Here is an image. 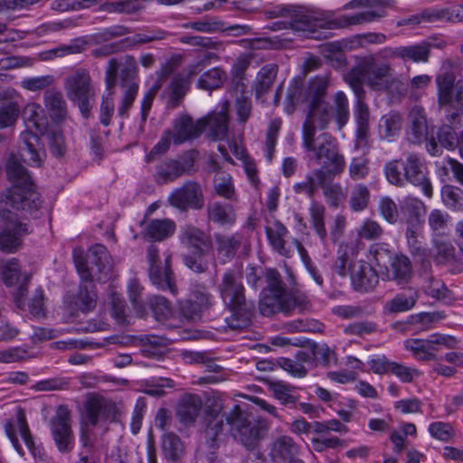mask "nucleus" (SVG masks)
I'll return each instance as SVG.
<instances>
[{
	"label": "nucleus",
	"instance_id": "obj_1",
	"mask_svg": "<svg viewBox=\"0 0 463 463\" xmlns=\"http://www.w3.org/2000/svg\"><path fill=\"white\" fill-rule=\"evenodd\" d=\"M330 85L327 75L313 77L305 86L295 82L288 89L286 110L291 114L298 105L306 106L302 146L310 154V158L321 165L318 169H322L326 176H335L345 168V159L339 151L337 141L326 132L316 137L317 130L327 128L331 122L326 100Z\"/></svg>",
	"mask_w": 463,
	"mask_h": 463
},
{
	"label": "nucleus",
	"instance_id": "obj_2",
	"mask_svg": "<svg viewBox=\"0 0 463 463\" xmlns=\"http://www.w3.org/2000/svg\"><path fill=\"white\" fill-rule=\"evenodd\" d=\"M5 170L12 186L5 190L0 201V217L6 222L0 233V250L12 253L21 246V236L30 231L27 224L16 221L11 210L21 212L25 217L37 218L42 201L31 175L14 156L9 157Z\"/></svg>",
	"mask_w": 463,
	"mask_h": 463
},
{
	"label": "nucleus",
	"instance_id": "obj_3",
	"mask_svg": "<svg viewBox=\"0 0 463 463\" xmlns=\"http://www.w3.org/2000/svg\"><path fill=\"white\" fill-rule=\"evenodd\" d=\"M392 0H351L344 9L364 8L353 14H340L328 18L322 14L307 13L291 7H276L270 14L281 20L273 25V30L292 29L297 32L313 33L317 28L343 29L379 21L387 15Z\"/></svg>",
	"mask_w": 463,
	"mask_h": 463
},
{
	"label": "nucleus",
	"instance_id": "obj_4",
	"mask_svg": "<svg viewBox=\"0 0 463 463\" xmlns=\"http://www.w3.org/2000/svg\"><path fill=\"white\" fill-rule=\"evenodd\" d=\"M109 254L105 246L97 244L89 250L86 257L82 250H73V260L81 283L77 295L68 303L71 316L75 310L88 313L94 309L97 304V293L93 281L106 282L109 279L112 267Z\"/></svg>",
	"mask_w": 463,
	"mask_h": 463
},
{
	"label": "nucleus",
	"instance_id": "obj_5",
	"mask_svg": "<svg viewBox=\"0 0 463 463\" xmlns=\"http://www.w3.org/2000/svg\"><path fill=\"white\" fill-rule=\"evenodd\" d=\"M217 290L223 305L231 313L225 318L227 327L232 330L247 328L251 323L255 304L246 298L241 269H227L222 275Z\"/></svg>",
	"mask_w": 463,
	"mask_h": 463
},
{
	"label": "nucleus",
	"instance_id": "obj_6",
	"mask_svg": "<svg viewBox=\"0 0 463 463\" xmlns=\"http://www.w3.org/2000/svg\"><path fill=\"white\" fill-rule=\"evenodd\" d=\"M225 420L233 438L249 450L258 447L269 430L265 420L248 415L239 405H234Z\"/></svg>",
	"mask_w": 463,
	"mask_h": 463
},
{
	"label": "nucleus",
	"instance_id": "obj_7",
	"mask_svg": "<svg viewBox=\"0 0 463 463\" xmlns=\"http://www.w3.org/2000/svg\"><path fill=\"white\" fill-rule=\"evenodd\" d=\"M64 90L67 98L78 106L83 118H90L96 102V87L90 70L72 68L64 79Z\"/></svg>",
	"mask_w": 463,
	"mask_h": 463
},
{
	"label": "nucleus",
	"instance_id": "obj_8",
	"mask_svg": "<svg viewBox=\"0 0 463 463\" xmlns=\"http://www.w3.org/2000/svg\"><path fill=\"white\" fill-rule=\"evenodd\" d=\"M436 84L438 107L447 122L454 125L463 114V80L456 81L455 74L447 71L437 75Z\"/></svg>",
	"mask_w": 463,
	"mask_h": 463
},
{
	"label": "nucleus",
	"instance_id": "obj_9",
	"mask_svg": "<svg viewBox=\"0 0 463 463\" xmlns=\"http://www.w3.org/2000/svg\"><path fill=\"white\" fill-rule=\"evenodd\" d=\"M222 411V405L218 401H213L206 404L203 417L204 430L202 434L200 451L210 463H213L217 459V451L221 444L224 427V415Z\"/></svg>",
	"mask_w": 463,
	"mask_h": 463
},
{
	"label": "nucleus",
	"instance_id": "obj_10",
	"mask_svg": "<svg viewBox=\"0 0 463 463\" xmlns=\"http://www.w3.org/2000/svg\"><path fill=\"white\" fill-rule=\"evenodd\" d=\"M149 262V278L153 285L161 290H169L174 296L178 293L174 273L170 268L171 255L165 257V265H162L159 250L156 245L151 244L146 250Z\"/></svg>",
	"mask_w": 463,
	"mask_h": 463
},
{
	"label": "nucleus",
	"instance_id": "obj_11",
	"mask_svg": "<svg viewBox=\"0 0 463 463\" xmlns=\"http://www.w3.org/2000/svg\"><path fill=\"white\" fill-rule=\"evenodd\" d=\"M49 426L58 451L61 454L71 453L74 449L75 436L70 411L65 406H60L51 418Z\"/></svg>",
	"mask_w": 463,
	"mask_h": 463
},
{
	"label": "nucleus",
	"instance_id": "obj_12",
	"mask_svg": "<svg viewBox=\"0 0 463 463\" xmlns=\"http://www.w3.org/2000/svg\"><path fill=\"white\" fill-rule=\"evenodd\" d=\"M405 182L421 188L427 197L432 196V185L428 176L427 166L424 160L416 153L407 155L402 163Z\"/></svg>",
	"mask_w": 463,
	"mask_h": 463
},
{
	"label": "nucleus",
	"instance_id": "obj_13",
	"mask_svg": "<svg viewBox=\"0 0 463 463\" xmlns=\"http://www.w3.org/2000/svg\"><path fill=\"white\" fill-rule=\"evenodd\" d=\"M84 407L86 420L93 427L116 420L118 410L115 403L101 396H90Z\"/></svg>",
	"mask_w": 463,
	"mask_h": 463
},
{
	"label": "nucleus",
	"instance_id": "obj_14",
	"mask_svg": "<svg viewBox=\"0 0 463 463\" xmlns=\"http://www.w3.org/2000/svg\"><path fill=\"white\" fill-rule=\"evenodd\" d=\"M430 130L432 128L429 124L424 108L418 105L412 107L408 114L405 128L407 140L411 144L420 145L428 139Z\"/></svg>",
	"mask_w": 463,
	"mask_h": 463
},
{
	"label": "nucleus",
	"instance_id": "obj_15",
	"mask_svg": "<svg viewBox=\"0 0 463 463\" xmlns=\"http://www.w3.org/2000/svg\"><path fill=\"white\" fill-rule=\"evenodd\" d=\"M194 160L184 158L175 160L166 158L156 163L153 174L154 180L158 184H164L175 181L185 173L193 170Z\"/></svg>",
	"mask_w": 463,
	"mask_h": 463
},
{
	"label": "nucleus",
	"instance_id": "obj_16",
	"mask_svg": "<svg viewBox=\"0 0 463 463\" xmlns=\"http://www.w3.org/2000/svg\"><path fill=\"white\" fill-rule=\"evenodd\" d=\"M422 223L423 222L418 220L410 222L406 226L405 237L409 250L415 261L428 268L430 264L431 253L422 241Z\"/></svg>",
	"mask_w": 463,
	"mask_h": 463
},
{
	"label": "nucleus",
	"instance_id": "obj_17",
	"mask_svg": "<svg viewBox=\"0 0 463 463\" xmlns=\"http://www.w3.org/2000/svg\"><path fill=\"white\" fill-rule=\"evenodd\" d=\"M172 206L180 210L188 208L201 209L203 205V196L201 185L197 182L189 181L180 188L175 189L169 197Z\"/></svg>",
	"mask_w": 463,
	"mask_h": 463
},
{
	"label": "nucleus",
	"instance_id": "obj_18",
	"mask_svg": "<svg viewBox=\"0 0 463 463\" xmlns=\"http://www.w3.org/2000/svg\"><path fill=\"white\" fill-rule=\"evenodd\" d=\"M364 71L365 84L374 91H381L386 88V81L392 72L389 63L378 62L374 57L370 56L364 60Z\"/></svg>",
	"mask_w": 463,
	"mask_h": 463
},
{
	"label": "nucleus",
	"instance_id": "obj_19",
	"mask_svg": "<svg viewBox=\"0 0 463 463\" xmlns=\"http://www.w3.org/2000/svg\"><path fill=\"white\" fill-rule=\"evenodd\" d=\"M205 130V121L194 122L190 116L183 115L177 118L173 126V143L182 145L188 140L197 138Z\"/></svg>",
	"mask_w": 463,
	"mask_h": 463
},
{
	"label": "nucleus",
	"instance_id": "obj_20",
	"mask_svg": "<svg viewBox=\"0 0 463 463\" xmlns=\"http://www.w3.org/2000/svg\"><path fill=\"white\" fill-rule=\"evenodd\" d=\"M351 280L355 290L370 291L377 286L379 276L371 264L359 261L353 265Z\"/></svg>",
	"mask_w": 463,
	"mask_h": 463
},
{
	"label": "nucleus",
	"instance_id": "obj_21",
	"mask_svg": "<svg viewBox=\"0 0 463 463\" xmlns=\"http://www.w3.org/2000/svg\"><path fill=\"white\" fill-rule=\"evenodd\" d=\"M179 237L183 244L193 248L201 256L204 255L212 247L210 236L193 225L182 227Z\"/></svg>",
	"mask_w": 463,
	"mask_h": 463
},
{
	"label": "nucleus",
	"instance_id": "obj_22",
	"mask_svg": "<svg viewBox=\"0 0 463 463\" xmlns=\"http://www.w3.org/2000/svg\"><path fill=\"white\" fill-rule=\"evenodd\" d=\"M217 258L222 264L231 261L241 244V235L215 232L213 235Z\"/></svg>",
	"mask_w": 463,
	"mask_h": 463
},
{
	"label": "nucleus",
	"instance_id": "obj_23",
	"mask_svg": "<svg viewBox=\"0 0 463 463\" xmlns=\"http://www.w3.org/2000/svg\"><path fill=\"white\" fill-rule=\"evenodd\" d=\"M141 225V235L149 241H162L171 237L175 231V223L169 219H154Z\"/></svg>",
	"mask_w": 463,
	"mask_h": 463
},
{
	"label": "nucleus",
	"instance_id": "obj_24",
	"mask_svg": "<svg viewBox=\"0 0 463 463\" xmlns=\"http://www.w3.org/2000/svg\"><path fill=\"white\" fill-rule=\"evenodd\" d=\"M205 121V129H209L211 136L215 140L223 139L228 133L229 123V104L223 102L220 110L213 111L207 118H203Z\"/></svg>",
	"mask_w": 463,
	"mask_h": 463
},
{
	"label": "nucleus",
	"instance_id": "obj_25",
	"mask_svg": "<svg viewBox=\"0 0 463 463\" xmlns=\"http://www.w3.org/2000/svg\"><path fill=\"white\" fill-rule=\"evenodd\" d=\"M207 217L210 222L220 227L229 228L236 222V213L230 203L213 202L207 205Z\"/></svg>",
	"mask_w": 463,
	"mask_h": 463
},
{
	"label": "nucleus",
	"instance_id": "obj_26",
	"mask_svg": "<svg viewBox=\"0 0 463 463\" xmlns=\"http://www.w3.org/2000/svg\"><path fill=\"white\" fill-rule=\"evenodd\" d=\"M387 52L390 58H399L404 62H427L430 59L428 56V45L423 43V42L411 45L390 48Z\"/></svg>",
	"mask_w": 463,
	"mask_h": 463
},
{
	"label": "nucleus",
	"instance_id": "obj_27",
	"mask_svg": "<svg viewBox=\"0 0 463 463\" xmlns=\"http://www.w3.org/2000/svg\"><path fill=\"white\" fill-rule=\"evenodd\" d=\"M430 21L435 22H463V1L460 3H450L444 7H431L424 14Z\"/></svg>",
	"mask_w": 463,
	"mask_h": 463
},
{
	"label": "nucleus",
	"instance_id": "obj_28",
	"mask_svg": "<svg viewBox=\"0 0 463 463\" xmlns=\"http://www.w3.org/2000/svg\"><path fill=\"white\" fill-rule=\"evenodd\" d=\"M266 235L273 250L279 255L289 258L291 250L286 247L285 238L288 233L286 226L279 221H275L265 228Z\"/></svg>",
	"mask_w": 463,
	"mask_h": 463
},
{
	"label": "nucleus",
	"instance_id": "obj_29",
	"mask_svg": "<svg viewBox=\"0 0 463 463\" xmlns=\"http://www.w3.org/2000/svg\"><path fill=\"white\" fill-rule=\"evenodd\" d=\"M203 402L199 395L187 394L182 398L177 407V417L184 424L195 421L202 409Z\"/></svg>",
	"mask_w": 463,
	"mask_h": 463
},
{
	"label": "nucleus",
	"instance_id": "obj_30",
	"mask_svg": "<svg viewBox=\"0 0 463 463\" xmlns=\"http://www.w3.org/2000/svg\"><path fill=\"white\" fill-rule=\"evenodd\" d=\"M326 209L319 202L312 201L308 207L309 223L323 244L327 239V231L326 228Z\"/></svg>",
	"mask_w": 463,
	"mask_h": 463
},
{
	"label": "nucleus",
	"instance_id": "obj_31",
	"mask_svg": "<svg viewBox=\"0 0 463 463\" xmlns=\"http://www.w3.org/2000/svg\"><path fill=\"white\" fill-rule=\"evenodd\" d=\"M44 105L53 121L61 122L67 118V103L60 91H46L44 94Z\"/></svg>",
	"mask_w": 463,
	"mask_h": 463
},
{
	"label": "nucleus",
	"instance_id": "obj_32",
	"mask_svg": "<svg viewBox=\"0 0 463 463\" xmlns=\"http://www.w3.org/2000/svg\"><path fill=\"white\" fill-rule=\"evenodd\" d=\"M329 112L331 118H334L337 128L341 130L348 122L350 112H349V102L346 95L344 91H337L333 96L332 107L329 106Z\"/></svg>",
	"mask_w": 463,
	"mask_h": 463
},
{
	"label": "nucleus",
	"instance_id": "obj_33",
	"mask_svg": "<svg viewBox=\"0 0 463 463\" xmlns=\"http://www.w3.org/2000/svg\"><path fill=\"white\" fill-rule=\"evenodd\" d=\"M144 8L139 0H107L99 5V10L108 14H135Z\"/></svg>",
	"mask_w": 463,
	"mask_h": 463
},
{
	"label": "nucleus",
	"instance_id": "obj_34",
	"mask_svg": "<svg viewBox=\"0 0 463 463\" xmlns=\"http://www.w3.org/2000/svg\"><path fill=\"white\" fill-rule=\"evenodd\" d=\"M39 137L32 131L26 130L20 136V153L23 157L40 165L41 158L39 155Z\"/></svg>",
	"mask_w": 463,
	"mask_h": 463
},
{
	"label": "nucleus",
	"instance_id": "obj_35",
	"mask_svg": "<svg viewBox=\"0 0 463 463\" xmlns=\"http://www.w3.org/2000/svg\"><path fill=\"white\" fill-rule=\"evenodd\" d=\"M335 176H326L319 188L323 190V194L326 203L331 208H338L346 197V193L339 183L332 182Z\"/></svg>",
	"mask_w": 463,
	"mask_h": 463
},
{
	"label": "nucleus",
	"instance_id": "obj_36",
	"mask_svg": "<svg viewBox=\"0 0 463 463\" xmlns=\"http://www.w3.org/2000/svg\"><path fill=\"white\" fill-rule=\"evenodd\" d=\"M278 73L275 64H267L259 71L254 83V90L257 99L261 98L269 91Z\"/></svg>",
	"mask_w": 463,
	"mask_h": 463
},
{
	"label": "nucleus",
	"instance_id": "obj_37",
	"mask_svg": "<svg viewBox=\"0 0 463 463\" xmlns=\"http://www.w3.org/2000/svg\"><path fill=\"white\" fill-rule=\"evenodd\" d=\"M213 189L216 194L231 202H238L233 178L227 172H219L213 178Z\"/></svg>",
	"mask_w": 463,
	"mask_h": 463
},
{
	"label": "nucleus",
	"instance_id": "obj_38",
	"mask_svg": "<svg viewBox=\"0 0 463 463\" xmlns=\"http://www.w3.org/2000/svg\"><path fill=\"white\" fill-rule=\"evenodd\" d=\"M326 176V174L322 169H315L306 176L304 181L296 183L293 185V191L296 194H304L307 197L313 198Z\"/></svg>",
	"mask_w": 463,
	"mask_h": 463
},
{
	"label": "nucleus",
	"instance_id": "obj_39",
	"mask_svg": "<svg viewBox=\"0 0 463 463\" xmlns=\"http://www.w3.org/2000/svg\"><path fill=\"white\" fill-rule=\"evenodd\" d=\"M260 311L265 317H270L276 313H288L291 306L286 303V295L277 296L269 294L263 297L260 302Z\"/></svg>",
	"mask_w": 463,
	"mask_h": 463
},
{
	"label": "nucleus",
	"instance_id": "obj_40",
	"mask_svg": "<svg viewBox=\"0 0 463 463\" xmlns=\"http://www.w3.org/2000/svg\"><path fill=\"white\" fill-rule=\"evenodd\" d=\"M403 345L405 350L411 352L418 361L437 360V355L432 352L426 339L409 338L404 341Z\"/></svg>",
	"mask_w": 463,
	"mask_h": 463
},
{
	"label": "nucleus",
	"instance_id": "obj_41",
	"mask_svg": "<svg viewBox=\"0 0 463 463\" xmlns=\"http://www.w3.org/2000/svg\"><path fill=\"white\" fill-rule=\"evenodd\" d=\"M392 269V279L398 284L406 283L411 278L412 268L410 259L403 255H395L390 262Z\"/></svg>",
	"mask_w": 463,
	"mask_h": 463
},
{
	"label": "nucleus",
	"instance_id": "obj_42",
	"mask_svg": "<svg viewBox=\"0 0 463 463\" xmlns=\"http://www.w3.org/2000/svg\"><path fill=\"white\" fill-rule=\"evenodd\" d=\"M16 421L17 427L19 429L22 439L24 441V444L33 456L35 459L39 458L40 460H43L44 454L42 452V449L37 448L34 444L33 436L30 432L25 413L23 409L19 408L16 412Z\"/></svg>",
	"mask_w": 463,
	"mask_h": 463
},
{
	"label": "nucleus",
	"instance_id": "obj_43",
	"mask_svg": "<svg viewBox=\"0 0 463 463\" xmlns=\"http://www.w3.org/2000/svg\"><path fill=\"white\" fill-rule=\"evenodd\" d=\"M417 298L418 297L415 292H402L387 301L384 305V309L392 314L406 312L415 306Z\"/></svg>",
	"mask_w": 463,
	"mask_h": 463
},
{
	"label": "nucleus",
	"instance_id": "obj_44",
	"mask_svg": "<svg viewBox=\"0 0 463 463\" xmlns=\"http://www.w3.org/2000/svg\"><path fill=\"white\" fill-rule=\"evenodd\" d=\"M164 457L169 461H177L184 454V445L181 439L173 432L164 434L162 438Z\"/></svg>",
	"mask_w": 463,
	"mask_h": 463
},
{
	"label": "nucleus",
	"instance_id": "obj_45",
	"mask_svg": "<svg viewBox=\"0 0 463 463\" xmlns=\"http://www.w3.org/2000/svg\"><path fill=\"white\" fill-rule=\"evenodd\" d=\"M297 453V447L290 437L282 436L277 439L271 447L270 456L274 460L291 459Z\"/></svg>",
	"mask_w": 463,
	"mask_h": 463
},
{
	"label": "nucleus",
	"instance_id": "obj_46",
	"mask_svg": "<svg viewBox=\"0 0 463 463\" xmlns=\"http://www.w3.org/2000/svg\"><path fill=\"white\" fill-rule=\"evenodd\" d=\"M226 80V72L221 67H214L201 75L197 87L204 90H213L222 87Z\"/></svg>",
	"mask_w": 463,
	"mask_h": 463
},
{
	"label": "nucleus",
	"instance_id": "obj_47",
	"mask_svg": "<svg viewBox=\"0 0 463 463\" xmlns=\"http://www.w3.org/2000/svg\"><path fill=\"white\" fill-rule=\"evenodd\" d=\"M191 81L184 73H177L172 80L170 89V101L174 107H177L180 101L188 92Z\"/></svg>",
	"mask_w": 463,
	"mask_h": 463
},
{
	"label": "nucleus",
	"instance_id": "obj_48",
	"mask_svg": "<svg viewBox=\"0 0 463 463\" xmlns=\"http://www.w3.org/2000/svg\"><path fill=\"white\" fill-rule=\"evenodd\" d=\"M184 29H192L196 32L213 33L224 32V22L215 17H204L198 21L188 22L183 24Z\"/></svg>",
	"mask_w": 463,
	"mask_h": 463
},
{
	"label": "nucleus",
	"instance_id": "obj_49",
	"mask_svg": "<svg viewBox=\"0 0 463 463\" xmlns=\"http://www.w3.org/2000/svg\"><path fill=\"white\" fill-rule=\"evenodd\" d=\"M167 33L162 29H148L144 30L143 33H136L132 37H127L123 43L128 47H134L138 44H145L155 41L165 39Z\"/></svg>",
	"mask_w": 463,
	"mask_h": 463
},
{
	"label": "nucleus",
	"instance_id": "obj_50",
	"mask_svg": "<svg viewBox=\"0 0 463 463\" xmlns=\"http://www.w3.org/2000/svg\"><path fill=\"white\" fill-rule=\"evenodd\" d=\"M450 216L439 209H433L428 217V223L435 236L445 235L449 230Z\"/></svg>",
	"mask_w": 463,
	"mask_h": 463
},
{
	"label": "nucleus",
	"instance_id": "obj_51",
	"mask_svg": "<svg viewBox=\"0 0 463 463\" xmlns=\"http://www.w3.org/2000/svg\"><path fill=\"white\" fill-rule=\"evenodd\" d=\"M370 201V191L364 184H355L351 192L349 205L354 212L365 210Z\"/></svg>",
	"mask_w": 463,
	"mask_h": 463
},
{
	"label": "nucleus",
	"instance_id": "obj_52",
	"mask_svg": "<svg viewBox=\"0 0 463 463\" xmlns=\"http://www.w3.org/2000/svg\"><path fill=\"white\" fill-rule=\"evenodd\" d=\"M402 117L399 112H391L382 117L380 128L384 138L397 136L402 128Z\"/></svg>",
	"mask_w": 463,
	"mask_h": 463
},
{
	"label": "nucleus",
	"instance_id": "obj_53",
	"mask_svg": "<svg viewBox=\"0 0 463 463\" xmlns=\"http://www.w3.org/2000/svg\"><path fill=\"white\" fill-rule=\"evenodd\" d=\"M435 253L433 258L438 264H446L455 260L456 250L450 241L433 239Z\"/></svg>",
	"mask_w": 463,
	"mask_h": 463
},
{
	"label": "nucleus",
	"instance_id": "obj_54",
	"mask_svg": "<svg viewBox=\"0 0 463 463\" xmlns=\"http://www.w3.org/2000/svg\"><path fill=\"white\" fill-rule=\"evenodd\" d=\"M444 312H422L417 315L411 316L409 318V324L417 326L419 331H426L431 328L432 324L437 323L445 318Z\"/></svg>",
	"mask_w": 463,
	"mask_h": 463
},
{
	"label": "nucleus",
	"instance_id": "obj_55",
	"mask_svg": "<svg viewBox=\"0 0 463 463\" xmlns=\"http://www.w3.org/2000/svg\"><path fill=\"white\" fill-rule=\"evenodd\" d=\"M138 68L136 59L131 55L124 57L121 68L119 71L120 85H128L131 83H138Z\"/></svg>",
	"mask_w": 463,
	"mask_h": 463
},
{
	"label": "nucleus",
	"instance_id": "obj_56",
	"mask_svg": "<svg viewBox=\"0 0 463 463\" xmlns=\"http://www.w3.org/2000/svg\"><path fill=\"white\" fill-rule=\"evenodd\" d=\"M120 87L123 90V94L118 113L121 118H128V110L132 108L137 96L139 85L138 83H131L128 85H120Z\"/></svg>",
	"mask_w": 463,
	"mask_h": 463
},
{
	"label": "nucleus",
	"instance_id": "obj_57",
	"mask_svg": "<svg viewBox=\"0 0 463 463\" xmlns=\"http://www.w3.org/2000/svg\"><path fill=\"white\" fill-rule=\"evenodd\" d=\"M83 50V43H80V40H74L71 44L61 45L57 48L43 52L40 54V57L43 61H49L57 57H64L70 54L81 53Z\"/></svg>",
	"mask_w": 463,
	"mask_h": 463
},
{
	"label": "nucleus",
	"instance_id": "obj_58",
	"mask_svg": "<svg viewBox=\"0 0 463 463\" xmlns=\"http://www.w3.org/2000/svg\"><path fill=\"white\" fill-rule=\"evenodd\" d=\"M345 81L353 90L356 98L364 97V83H365V73L364 71V61L359 66L353 68L345 76Z\"/></svg>",
	"mask_w": 463,
	"mask_h": 463
},
{
	"label": "nucleus",
	"instance_id": "obj_59",
	"mask_svg": "<svg viewBox=\"0 0 463 463\" xmlns=\"http://www.w3.org/2000/svg\"><path fill=\"white\" fill-rule=\"evenodd\" d=\"M359 239L365 241H375L383 234V227L374 220H364L356 230Z\"/></svg>",
	"mask_w": 463,
	"mask_h": 463
},
{
	"label": "nucleus",
	"instance_id": "obj_60",
	"mask_svg": "<svg viewBox=\"0 0 463 463\" xmlns=\"http://www.w3.org/2000/svg\"><path fill=\"white\" fill-rule=\"evenodd\" d=\"M402 210L408 213L409 216L406 219V226L409 225V222L413 220H418L419 222H422L421 213L422 211L425 210L424 203L412 196L405 197L402 202Z\"/></svg>",
	"mask_w": 463,
	"mask_h": 463
},
{
	"label": "nucleus",
	"instance_id": "obj_61",
	"mask_svg": "<svg viewBox=\"0 0 463 463\" xmlns=\"http://www.w3.org/2000/svg\"><path fill=\"white\" fill-rule=\"evenodd\" d=\"M385 85L386 88L383 89L381 91L387 92L393 100H401L408 94L409 85L398 77L393 76L392 73L387 80Z\"/></svg>",
	"mask_w": 463,
	"mask_h": 463
},
{
	"label": "nucleus",
	"instance_id": "obj_62",
	"mask_svg": "<svg viewBox=\"0 0 463 463\" xmlns=\"http://www.w3.org/2000/svg\"><path fill=\"white\" fill-rule=\"evenodd\" d=\"M425 292L430 298L445 303H449L452 299L451 291L442 281L433 278L430 279L429 284L425 287Z\"/></svg>",
	"mask_w": 463,
	"mask_h": 463
},
{
	"label": "nucleus",
	"instance_id": "obj_63",
	"mask_svg": "<svg viewBox=\"0 0 463 463\" xmlns=\"http://www.w3.org/2000/svg\"><path fill=\"white\" fill-rule=\"evenodd\" d=\"M390 373L395 375L403 383H411L421 375L419 369L394 361Z\"/></svg>",
	"mask_w": 463,
	"mask_h": 463
},
{
	"label": "nucleus",
	"instance_id": "obj_64",
	"mask_svg": "<svg viewBox=\"0 0 463 463\" xmlns=\"http://www.w3.org/2000/svg\"><path fill=\"white\" fill-rule=\"evenodd\" d=\"M369 252L375 265L380 268H387V265L390 264L394 257L386 243L373 244L370 247Z\"/></svg>",
	"mask_w": 463,
	"mask_h": 463
}]
</instances>
